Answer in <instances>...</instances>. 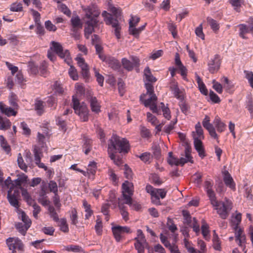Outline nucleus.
<instances>
[{"label": "nucleus", "instance_id": "nucleus-63", "mask_svg": "<svg viewBox=\"0 0 253 253\" xmlns=\"http://www.w3.org/2000/svg\"><path fill=\"white\" fill-rule=\"evenodd\" d=\"M213 88L218 93H221L222 92V85L216 82L215 80L212 81Z\"/></svg>", "mask_w": 253, "mask_h": 253}, {"label": "nucleus", "instance_id": "nucleus-50", "mask_svg": "<svg viewBox=\"0 0 253 253\" xmlns=\"http://www.w3.org/2000/svg\"><path fill=\"white\" fill-rule=\"evenodd\" d=\"M46 102L49 107L51 109H55L57 105V100L53 96H49L47 98Z\"/></svg>", "mask_w": 253, "mask_h": 253}, {"label": "nucleus", "instance_id": "nucleus-24", "mask_svg": "<svg viewBox=\"0 0 253 253\" xmlns=\"http://www.w3.org/2000/svg\"><path fill=\"white\" fill-rule=\"evenodd\" d=\"M130 184L127 181H126L122 185L123 196L122 197L119 198L121 199L123 202L124 201V195L129 196L131 197V195H132V192L130 188Z\"/></svg>", "mask_w": 253, "mask_h": 253}, {"label": "nucleus", "instance_id": "nucleus-33", "mask_svg": "<svg viewBox=\"0 0 253 253\" xmlns=\"http://www.w3.org/2000/svg\"><path fill=\"white\" fill-rule=\"evenodd\" d=\"M144 74L146 80L149 82L154 83L156 82L157 79L155 77H154L151 72L150 68L148 67L145 68L144 71Z\"/></svg>", "mask_w": 253, "mask_h": 253}, {"label": "nucleus", "instance_id": "nucleus-15", "mask_svg": "<svg viewBox=\"0 0 253 253\" xmlns=\"http://www.w3.org/2000/svg\"><path fill=\"white\" fill-rule=\"evenodd\" d=\"M132 61L128 60L126 58L122 60V63L123 67L128 71H131L134 67H138L139 65V60L136 57H132Z\"/></svg>", "mask_w": 253, "mask_h": 253}, {"label": "nucleus", "instance_id": "nucleus-19", "mask_svg": "<svg viewBox=\"0 0 253 253\" xmlns=\"http://www.w3.org/2000/svg\"><path fill=\"white\" fill-rule=\"evenodd\" d=\"M146 24L145 23L144 25L138 28H135V24H133L132 20L129 21V34L133 35L135 37H137L139 34L145 28Z\"/></svg>", "mask_w": 253, "mask_h": 253}, {"label": "nucleus", "instance_id": "nucleus-39", "mask_svg": "<svg viewBox=\"0 0 253 253\" xmlns=\"http://www.w3.org/2000/svg\"><path fill=\"white\" fill-rule=\"evenodd\" d=\"M71 23L73 28H82V24L79 16L72 17L71 19Z\"/></svg>", "mask_w": 253, "mask_h": 253}, {"label": "nucleus", "instance_id": "nucleus-60", "mask_svg": "<svg viewBox=\"0 0 253 253\" xmlns=\"http://www.w3.org/2000/svg\"><path fill=\"white\" fill-rule=\"evenodd\" d=\"M196 131L199 139L203 138V131L200 123L195 125Z\"/></svg>", "mask_w": 253, "mask_h": 253}, {"label": "nucleus", "instance_id": "nucleus-52", "mask_svg": "<svg viewBox=\"0 0 253 253\" xmlns=\"http://www.w3.org/2000/svg\"><path fill=\"white\" fill-rule=\"evenodd\" d=\"M246 108L250 112L252 118H253V100L252 97H249L247 101Z\"/></svg>", "mask_w": 253, "mask_h": 253}, {"label": "nucleus", "instance_id": "nucleus-25", "mask_svg": "<svg viewBox=\"0 0 253 253\" xmlns=\"http://www.w3.org/2000/svg\"><path fill=\"white\" fill-rule=\"evenodd\" d=\"M44 102L42 100H36L34 104L35 110L38 115L41 116L44 112Z\"/></svg>", "mask_w": 253, "mask_h": 253}, {"label": "nucleus", "instance_id": "nucleus-45", "mask_svg": "<svg viewBox=\"0 0 253 253\" xmlns=\"http://www.w3.org/2000/svg\"><path fill=\"white\" fill-rule=\"evenodd\" d=\"M59 226H60V229L62 231L65 233L69 231L68 226L65 218H63L60 219Z\"/></svg>", "mask_w": 253, "mask_h": 253}, {"label": "nucleus", "instance_id": "nucleus-13", "mask_svg": "<svg viewBox=\"0 0 253 253\" xmlns=\"http://www.w3.org/2000/svg\"><path fill=\"white\" fill-rule=\"evenodd\" d=\"M100 59L106 62L109 67L114 70H118L121 65L120 62L113 57L110 56L101 55Z\"/></svg>", "mask_w": 253, "mask_h": 253}, {"label": "nucleus", "instance_id": "nucleus-57", "mask_svg": "<svg viewBox=\"0 0 253 253\" xmlns=\"http://www.w3.org/2000/svg\"><path fill=\"white\" fill-rule=\"evenodd\" d=\"M152 149L154 156L158 158L161 155V149L159 146L157 144H154L152 146Z\"/></svg>", "mask_w": 253, "mask_h": 253}, {"label": "nucleus", "instance_id": "nucleus-28", "mask_svg": "<svg viewBox=\"0 0 253 253\" xmlns=\"http://www.w3.org/2000/svg\"><path fill=\"white\" fill-rule=\"evenodd\" d=\"M92 149V140L88 138L84 139L83 150L85 154L87 155Z\"/></svg>", "mask_w": 253, "mask_h": 253}, {"label": "nucleus", "instance_id": "nucleus-49", "mask_svg": "<svg viewBox=\"0 0 253 253\" xmlns=\"http://www.w3.org/2000/svg\"><path fill=\"white\" fill-rule=\"evenodd\" d=\"M57 124L61 130L65 132L66 130V122L61 117H58L56 119Z\"/></svg>", "mask_w": 253, "mask_h": 253}, {"label": "nucleus", "instance_id": "nucleus-34", "mask_svg": "<svg viewBox=\"0 0 253 253\" xmlns=\"http://www.w3.org/2000/svg\"><path fill=\"white\" fill-rule=\"evenodd\" d=\"M83 207L85 210L86 214L85 215V219H88L92 214L93 211L91 210V206L88 204L86 200H84L83 202Z\"/></svg>", "mask_w": 253, "mask_h": 253}, {"label": "nucleus", "instance_id": "nucleus-16", "mask_svg": "<svg viewBox=\"0 0 253 253\" xmlns=\"http://www.w3.org/2000/svg\"><path fill=\"white\" fill-rule=\"evenodd\" d=\"M203 125L208 130L211 136L218 140V135L216 133L215 128L212 124L210 123V120L208 117L206 116L204 119L203 121ZM217 141L218 142V141Z\"/></svg>", "mask_w": 253, "mask_h": 253}, {"label": "nucleus", "instance_id": "nucleus-47", "mask_svg": "<svg viewBox=\"0 0 253 253\" xmlns=\"http://www.w3.org/2000/svg\"><path fill=\"white\" fill-rule=\"evenodd\" d=\"M135 240L136 241V243L134 244V246L137 250L138 253H144V247L142 243L143 242H140L138 238H135Z\"/></svg>", "mask_w": 253, "mask_h": 253}, {"label": "nucleus", "instance_id": "nucleus-37", "mask_svg": "<svg viewBox=\"0 0 253 253\" xmlns=\"http://www.w3.org/2000/svg\"><path fill=\"white\" fill-rule=\"evenodd\" d=\"M28 71L33 75H36L39 72V68L35 63L32 61L28 62Z\"/></svg>", "mask_w": 253, "mask_h": 253}, {"label": "nucleus", "instance_id": "nucleus-46", "mask_svg": "<svg viewBox=\"0 0 253 253\" xmlns=\"http://www.w3.org/2000/svg\"><path fill=\"white\" fill-rule=\"evenodd\" d=\"M17 163L19 167L21 169L24 170L25 171H27V166L24 162V160L20 153H19L18 155Z\"/></svg>", "mask_w": 253, "mask_h": 253}, {"label": "nucleus", "instance_id": "nucleus-64", "mask_svg": "<svg viewBox=\"0 0 253 253\" xmlns=\"http://www.w3.org/2000/svg\"><path fill=\"white\" fill-rule=\"evenodd\" d=\"M10 104L13 107H17V96L13 93H11L9 99Z\"/></svg>", "mask_w": 253, "mask_h": 253}, {"label": "nucleus", "instance_id": "nucleus-26", "mask_svg": "<svg viewBox=\"0 0 253 253\" xmlns=\"http://www.w3.org/2000/svg\"><path fill=\"white\" fill-rule=\"evenodd\" d=\"M31 226L29 224H24L22 222H18L16 224L15 228L22 235H25L27 231L30 228Z\"/></svg>", "mask_w": 253, "mask_h": 253}, {"label": "nucleus", "instance_id": "nucleus-58", "mask_svg": "<svg viewBox=\"0 0 253 253\" xmlns=\"http://www.w3.org/2000/svg\"><path fill=\"white\" fill-rule=\"evenodd\" d=\"M176 119H175V120L171 121L169 125L165 126L164 131L167 133H170V132L174 128V126L176 124Z\"/></svg>", "mask_w": 253, "mask_h": 253}, {"label": "nucleus", "instance_id": "nucleus-42", "mask_svg": "<svg viewBox=\"0 0 253 253\" xmlns=\"http://www.w3.org/2000/svg\"><path fill=\"white\" fill-rule=\"evenodd\" d=\"M48 211L49 212L50 216L53 219L54 221L55 222H58L59 221V219L58 217V214L55 211L54 208L52 206H49L48 207Z\"/></svg>", "mask_w": 253, "mask_h": 253}, {"label": "nucleus", "instance_id": "nucleus-44", "mask_svg": "<svg viewBox=\"0 0 253 253\" xmlns=\"http://www.w3.org/2000/svg\"><path fill=\"white\" fill-rule=\"evenodd\" d=\"M10 9L11 11H21L23 10L22 4L18 2L13 3L10 5Z\"/></svg>", "mask_w": 253, "mask_h": 253}, {"label": "nucleus", "instance_id": "nucleus-38", "mask_svg": "<svg viewBox=\"0 0 253 253\" xmlns=\"http://www.w3.org/2000/svg\"><path fill=\"white\" fill-rule=\"evenodd\" d=\"M206 192L208 196L210 199L211 204L212 206H217V204L218 201L216 200V198L214 192L212 190H211L207 191Z\"/></svg>", "mask_w": 253, "mask_h": 253}, {"label": "nucleus", "instance_id": "nucleus-53", "mask_svg": "<svg viewBox=\"0 0 253 253\" xmlns=\"http://www.w3.org/2000/svg\"><path fill=\"white\" fill-rule=\"evenodd\" d=\"M245 78L248 80L251 86L253 88V72L247 70L244 71Z\"/></svg>", "mask_w": 253, "mask_h": 253}, {"label": "nucleus", "instance_id": "nucleus-3", "mask_svg": "<svg viewBox=\"0 0 253 253\" xmlns=\"http://www.w3.org/2000/svg\"><path fill=\"white\" fill-rule=\"evenodd\" d=\"M97 14H93L91 10H88L85 13L84 17L85 23L84 36L88 39L90 35L94 32V28L96 27L98 22Z\"/></svg>", "mask_w": 253, "mask_h": 253}, {"label": "nucleus", "instance_id": "nucleus-32", "mask_svg": "<svg viewBox=\"0 0 253 253\" xmlns=\"http://www.w3.org/2000/svg\"><path fill=\"white\" fill-rule=\"evenodd\" d=\"M214 125L219 132H223L226 127V125L221 122L220 119L218 117H216L214 120Z\"/></svg>", "mask_w": 253, "mask_h": 253}, {"label": "nucleus", "instance_id": "nucleus-41", "mask_svg": "<svg viewBox=\"0 0 253 253\" xmlns=\"http://www.w3.org/2000/svg\"><path fill=\"white\" fill-rule=\"evenodd\" d=\"M0 143L1 147L5 152L8 153L10 151V147L2 135L0 136Z\"/></svg>", "mask_w": 253, "mask_h": 253}, {"label": "nucleus", "instance_id": "nucleus-36", "mask_svg": "<svg viewBox=\"0 0 253 253\" xmlns=\"http://www.w3.org/2000/svg\"><path fill=\"white\" fill-rule=\"evenodd\" d=\"M239 27V36L243 39H245L247 37L245 36V34L247 33H250L248 27L247 25L245 24H240L238 25Z\"/></svg>", "mask_w": 253, "mask_h": 253}, {"label": "nucleus", "instance_id": "nucleus-51", "mask_svg": "<svg viewBox=\"0 0 253 253\" xmlns=\"http://www.w3.org/2000/svg\"><path fill=\"white\" fill-rule=\"evenodd\" d=\"M161 106L163 112V115L164 117L168 120H169L170 119V111L169 108L168 107H165L164 103H161Z\"/></svg>", "mask_w": 253, "mask_h": 253}, {"label": "nucleus", "instance_id": "nucleus-9", "mask_svg": "<svg viewBox=\"0 0 253 253\" xmlns=\"http://www.w3.org/2000/svg\"><path fill=\"white\" fill-rule=\"evenodd\" d=\"M231 203L229 201L226 203L222 201H218L217 206H213L214 209L217 211V213L222 219H226L228 215L229 211L231 209Z\"/></svg>", "mask_w": 253, "mask_h": 253}, {"label": "nucleus", "instance_id": "nucleus-14", "mask_svg": "<svg viewBox=\"0 0 253 253\" xmlns=\"http://www.w3.org/2000/svg\"><path fill=\"white\" fill-rule=\"evenodd\" d=\"M33 153L36 165L40 168L43 169L45 170H47V167L45 166L43 163L41 162V159L43 157L42 150L38 147L35 146L33 150Z\"/></svg>", "mask_w": 253, "mask_h": 253}, {"label": "nucleus", "instance_id": "nucleus-31", "mask_svg": "<svg viewBox=\"0 0 253 253\" xmlns=\"http://www.w3.org/2000/svg\"><path fill=\"white\" fill-rule=\"evenodd\" d=\"M125 201H122L121 199L118 198V207L121 211V214L123 218L126 220L127 219L128 212L125 210L124 206Z\"/></svg>", "mask_w": 253, "mask_h": 253}, {"label": "nucleus", "instance_id": "nucleus-2", "mask_svg": "<svg viewBox=\"0 0 253 253\" xmlns=\"http://www.w3.org/2000/svg\"><path fill=\"white\" fill-rule=\"evenodd\" d=\"M109 11L111 12L115 16L108 13L106 11H103L102 13V16L104 18L106 24L108 25H111L114 29L113 32L118 39L121 38V26L117 20L121 16V9L120 8L116 7L112 4L109 5Z\"/></svg>", "mask_w": 253, "mask_h": 253}, {"label": "nucleus", "instance_id": "nucleus-23", "mask_svg": "<svg viewBox=\"0 0 253 253\" xmlns=\"http://www.w3.org/2000/svg\"><path fill=\"white\" fill-rule=\"evenodd\" d=\"M0 110L1 112L8 117L11 116H15L17 114V112L14 111L11 107H7L2 103L0 102Z\"/></svg>", "mask_w": 253, "mask_h": 253}, {"label": "nucleus", "instance_id": "nucleus-18", "mask_svg": "<svg viewBox=\"0 0 253 253\" xmlns=\"http://www.w3.org/2000/svg\"><path fill=\"white\" fill-rule=\"evenodd\" d=\"M157 191H156V194L154 195L153 198H152V201L153 203L156 205H161V203L160 201V197L164 199L167 194V191L164 189H158Z\"/></svg>", "mask_w": 253, "mask_h": 253}, {"label": "nucleus", "instance_id": "nucleus-59", "mask_svg": "<svg viewBox=\"0 0 253 253\" xmlns=\"http://www.w3.org/2000/svg\"><path fill=\"white\" fill-rule=\"evenodd\" d=\"M209 96L211 100L214 103H218L220 102V99L218 96L213 91H210Z\"/></svg>", "mask_w": 253, "mask_h": 253}, {"label": "nucleus", "instance_id": "nucleus-5", "mask_svg": "<svg viewBox=\"0 0 253 253\" xmlns=\"http://www.w3.org/2000/svg\"><path fill=\"white\" fill-rule=\"evenodd\" d=\"M72 103L75 113L80 117L82 121L87 122L88 120L89 110L86 105L84 103L81 104L79 99L74 96H73Z\"/></svg>", "mask_w": 253, "mask_h": 253}, {"label": "nucleus", "instance_id": "nucleus-30", "mask_svg": "<svg viewBox=\"0 0 253 253\" xmlns=\"http://www.w3.org/2000/svg\"><path fill=\"white\" fill-rule=\"evenodd\" d=\"M11 126V122L10 121L5 118H3L0 116V129L6 130L10 128Z\"/></svg>", "mask_w": 253, "mask_h": 253}, {"label": "nucleus", "instance_id": "nucleus-17", "mask_svg": "<svg viewBox=\"0 0 253 253\" xmlns=\"http://www.w3.org/2000/svg\"><path fill=\"white\" fill-rule=\"evenodd\" d=\"M194 145L196 150L198 153L199 156L201 158H204L206 155L203 143L201 140V139H199L198 137L194 136Z\"/></svg>", "mask_w": 253, "mask_h": 253}, {"label": "nucleus", "instance_id": "nucleus-35", "mask_svg": "<svg viewBox=\"0 0 253 253\" xmlns=\"http://www.w3.org/2000/svg\"><path fill=\"white\" fill-rule=\"evenodd\" d=\"M208 24L211 26V28L214 32H216L219 30V25L217 21L210 17L207 18Z\"/></svg>", "mask_w": 253, "mask_h": 253}, {"label": "nucleus", "instance_id": "nucleus-6", "mask_svg": "<svg viewBox=\"0 0 253 253\" xmlns=\"http://www.w3.org/2000/svg\"><path fill=\"white\" fill-rule=\"evenodd\" d=\"M51 50L56 53L61 58L64 59V61L68 65L71 63L70 52L68 50H63L62 45L58 42L52 41L50 47Z\"/></svg>", "mask_w": 253, "mask_h": 253}, {"label": "nucleus", "instance_id": "nucleus-61", "mask_svg": "<svg viewBox=\"0 0 253 253\" xmlns=\"http://www.w3.org/2000/svg\"><path fill=\"white\" fill-rule=\"evenodd\" d=\"M147 121L151 123L152 125L155 126L158 123V120L157 118L153 115L151 113L148 112L147 113Z\"/></svg>", "mask_w": 253, "mask_h": 253}, {"label": "nucleus", "instance_id": "nucleus-54", "mask_svg": "<svg viewBox=\"0 0 253 253\" xmlns=\"http://www.w3.org/2000/svg\"><path fill=\"white\" fill-rule=\"evenodd\" d=\"M48 188L51 192L54 194L58 193V187L57 183L53 180H51L48 183Z\"/></svg>", "mask_w": 253, "mask_h": 253}, {"label": "nucleus", "instance_id": "nucleus-1", "mask_svg": "<svg viewBox=\"0 0 253 253\" xmlns=\"http://www.w3.org/2000/svg\"><path fill=\"white\" fill-rule=\"evenodd\" d=\"M129 148L128 142L125 138H121L116 135H113L109 140L108 144L109 157L113 160L114 163L120 166L123 163L122 159L119 157L116 158L114 152L125 153L128 152Z\"/></svg>", "mask_w": 253, "mask_h": 253}, {"label": "nucleus", "instance_id": "nucleus-7", "mask_svg": "<svg viewBox=\"0 0 253 253\" xmlns=\"http://www.w3.org/2000/svg\"><path fill=\"white\" fill-rule=\"evenodd\" d=\"M185 157H181L180 159L173 157L168 158V162L169 165H181L183 166L185 163L187 162H190L193 163V160H192V157L191 155V148L189 146H186L184 150Z\"/></svg>", "mask_w": 253, "mask_h": 253}, {"label": "nucleus", "instance_id": "nucleus-43", "mask_svg": "<svg viewBox=\"0 0 253 253\" xmlns=\"http://www.w3.org/2000/svg\"><path fill=\"white\" fill-rule=\"evenodd\" d=\"M243 0H229L230 3L234 7V9L238 12L240 11V7Z\"/></svg>", "mask_w": 253, "mask_h": 253}, {"label": "nucleus", "instance_id": "nucleus-27", "mask_svg": "<svg viewBox=\"0 0 253 253\" xmlns=\"http://www.w3.org/2000/svg\"><path fill=\"white\" fill-rule=\"evenodd\" d=\"M182 213L184 219L183 223L188 227H192V217L189 211L183 210Z\"/></svg>", "mask_w": 253, "mask_h": 253}, {"label": "nucleus", "instance_id": "nucleus-20", "mask_svg": "<svg viewBox=\"0 0 253 253\" xmlns=\"http://www.w3.org/2000/svg\"><path fill=\"white\" fill-rule=\"evenodd\" d=\"M146 94H143L140 95V100L143 103L145 107H149L153 102H156L157 100V97L155 94H149L150 97L147 99H144V98Z\"/></svg>", "mask_w": 253, "mask_h": 253}, {"label": "nucleus", "instance_id": "nucleus-11", "mask_svg": "<svg viewBox=\"0 0 253 253\" xmlns=\"http://www.w3.org/2000/svg\"><path fill=\"white\" fill-rule=\"evenodd\" d=\"M221 65L220 56L218 54L214 55L213 58H211L208 64V70L211 74H214L218 72Z\"/></svg>", "mask_w": 253, "mask_h": 253}, {"label": "nucleus", "instance_id": "nucleus-40", "mask_svg": "<svg viewBox=\"0 0 253 253\" xmlns=\"http://www.w3.org/2000/svg\"><path fill=\"white\" fill-rule=\"evenodd\" d=\"M18 213L21 215V219L22 220V221L24 222V224H29V225H31V220L29 218V217L26 214L25 212L23 211L22 210H18L17 211Z\"/></svg>", "mask_w": 253, "mask_h": 253}, {"label": "nucleus", "instance_id": "nucleus-29", "mask_svg": "<svg viewBox=\"0 0 253 253\" xmlns=\"http://www.w3.org/2000/svg\"><path fill=\"white\" fill-rule=\"evenodd\" d=\"M223 180L225 184L227 186H229L231 189L235 188L233 179L228 171L225 172Z\"/></svg>", "mask_w": 253, "mask_h": 253}, {"label": "nucleus", "instance_id": "nucleus-48", "mask_svg": "<svg viewBox=\"0 0 253 253\" xmlns=\"http://www.w3.org/2000/svg\"><path fill=\"white\" fill-rule=\"evenodd\" d=\"M213 246L215 250L219 251L220 250V243L217 235L216 234L215 231H214V235L212 239Z\"/></svg>", "mask_w": 253, "mask_h": 253}, {"label": "nucleus", "instance_id": "nucleus-12", "mask_svg": "<svg viewBox=\"0 0 253 253\" xmlns=\"http://www.w3.org/2000/svg\"><path fill=\"white\" fill-rule=\"evenodd\" d=\"M114 236L117 242H120L125 233H130V229L127 226H115L112 227Z\"/></svg>", "mask_w": 253, "mask_h": 253}, {"label": "nucleus", "instance_id": "nucleus-21", "mask_svg": "<svg viewBox=\"0 0 253 253\" xmlns=\"http://www.w3.org/2000/svg\"><path fill=\"white\" fill-rule=\"evenodd\" d=\"M88 99L92 111L95 113L100 112V105L96 98L91 96L88 98Z\"/></svg>", "mask_w": 253, "mask_h": 253}, {"label": "nucleus", "instance_id": "nucleus-55", "mask_svg": "<svg viewBox=\"0 0 253 253\" xmlns=\"http://www.w3.org/2000/svg\"><path fill=\"white\" fill-rule=\"evenodd\" d=\"M69 74L70 77L74 81H76L78 79V76L76 69L73 66H70L69 70Z\"/></svg>", "mask_w": 253, "mask_h": 253}, {"label": "nucleus", "instance_id": "nucleus-4", "mask_svg": "<svg viewBox=\"0 0 253 253\" xmlns=\"http://www.w3.org/2000/svg\"><path fill=\"white\" fill-rule=\"evenodd\" d=\"M232 221L235 224L233 228L236 231V241L238 245L243 248V251L246 253L247 251H245V247H244L246 242V236L243 234V230L239 228V225L241 221V214L240 213H237Z\"/></svg>", "mask_w": 253, "mask_h": 253}, {"label": "nucleus", "instance_id": "nucleus-56", "mask_svg": "<svg viewBox=\"0 0 253 253\" xmlns=\"http://www.w3.org/2000/svg\"><path fill=\"white\" fill-rule=\"evenodd\" d=\"M94 70L95 76L96 78V80H97L98 84L100 86H102L103 85L104 80V77L102 75L100 74L98 72V71H97L96 70L95 68H94Z\"/></svg>", "mask_w": 253, "mask_h": 253}, {"label": "nucleus", "instance_id": "nucleus-22", "mask_svg": "<svg viewBox=\"0 0 253 253\" xmlns=\"http://www.w3.org/2000/svg\"><path fill=\"white\" fill-rule=\"evenodd\" d=\"M124 201L126 204L128 205L131 208L136 210L139 211L141 208V206L137 202H133L129 196L124 195Z\"/></svg>", "mask_w": 253, "mask_h": 253}, {"label": "nucleus", "instance_id": "nucleus-10", "mask_svg": "<svg viewBox=\"0 0 253 253\" xmlns=\"http://www.w3.org/2000/svg\"><path fill=\"white\" fill-rule=\"evenodd\" d=\"M6 244L12 253H16V250L24 252V246L22 241L17 237H9L6 240Z\"/></svg>", "mask_w": 253, "mask_h": 253}, {"label": "nucleus", "instance_id": "nucleus-8", "mask_svg": "<svg viewBox=\"0 0 253 253\" xmlns=\"http://www.w3.org/2000/svg\"><path fill=\"white\" fill-rule=\"evenodd\" d=\"M7 198L10 205L15 208L18 211L20 207L19 200L20 199V192L18 188H14L13 190H9L7 192Z\"/></svg>", "mask_w": 253, "mask_h": 253}, {"label": "nucleus", "instance_id": "nucleus-62", "mask_svg": "<svg viewBox=\"0 0 253 253\" xmlns=\"http://www.w3.org/2000/svg\"><path fill=\"white\" fill-rule=\"evenodd\" d=\"M4 186L7 188H9V190H13L14 188V183L11 179L10 177H8L7 178L4 182Z\"/></svg>", "mask_w": 253, "mask_h": 253}]
</instances>
